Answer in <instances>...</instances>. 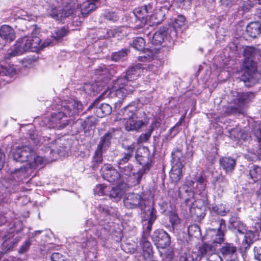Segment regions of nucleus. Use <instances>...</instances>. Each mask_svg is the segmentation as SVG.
Listing matches in <instances>:
<instances>
[{"label":"nucleus","instance_id":"nucleus-1","mask_svg":"<svg viewBox=\"0 0 261 261\" xmlns=\"http://www.w3.org/2000/svg\"><path fill=\"white\" fill-rule=\"evenodd\" d=\"M40 5L45 8L46 15L56 20L69 16L74 10L80 9L83 15L94 10L95 3L100 0H38Z\"/></svg>","mask_w":261,"mask_h":261},{"label":"nucleus","instance_id":"nucleus-2","mask_svg":"<svg viewBox=\"0 0 261 261\" xmlns=\"http://www.w3.org/2000/svg\"><path fill=\"white\" fill-rule=\"evenodd\" d=\"M115 208L112 206L103 204H99L97 207V213L95 216L97 224H93L90 219L86 221V226L90 228L86 229L87 240L85 245H82L83 247L92 249L97 245V238L103 241L108 239L111 229V223L109 222L110 218L115 215Z\"/></svg>","mask_w":261,"mask_h":261},{"label":"nucleus","instance_id":"nucleus-3","mask_svg":"<svg viewBox=\"0 0 261 261\" xmlns=\"http://www.w3.org/2000/svg\"><path fill=\"white\" fill-rule=\"evenodd\" d=\"M54 111L42 117L40 125L49 128L62 130L70 123L67 116H73L83 110V105L74 99L58 101L51 106Z\"/></svg>","mask_w":261,"mask_h":261},{"label":"nucleus","instance_id":"nucleus-4","mask_svg":"<svg viewBox=\"0 0 261 261\" xmlns=\"http://www.w3.org/2000/svg\"><path fill=\"white\" fill-rule=\"evenodd\" d=\"M143 70L140 64L132 66L127 70L124 76L116 80L112 87V91L115 92V95L123 99L132 93L138 86L136 80L142 73Z\"/></svg>","mask_w":261,"mask_h":261},{"label":"nucleus","instance_id":"nucleus-5","mask_svg":"<svg viewBox=\"0 0 261 261\" xmlns=\"http://www.w3.org/2000/svg\"><path fill=\"white\" fill-rule=\"evenodd\" d=\"M257 53L258 50L252 46H247L244 50V73L241 76V80L248 87L256 84L260 78V74L257 71L256 63L254 61Z\"/></svg>","mask_w":261,"mask_h":261},{"label":"nucleus","instance_id":"nucleus-6","mask_svg":"<svg viewBox=\"0 0 261 261\" xmlns=\"http://www.w3.org/2000/svg\"><path fill=\"white\" fill-rule=\"evenodd\" d=\"M229 228L236 234V242L240 245L239 249L245 251L256 239L255 232L248 230L245 224L236 216H231L229 220Z\"/></svg>","mask_w":261,"mask_h":261},{"label":"nucleus","instance_id":"nucleus-7","mask_svg":"<svg viewBox=\"0 0 261 261\" xmlns=\"http://www.w3.org/2000/svg\"><path fill=\"white\" fill-rule=\"evenodd\" d=\"M41 40L37 36H25L19 39L10 51L5 55L6 59L22 55L27 51L37 52L46 46L53 45V42L46 41L41 44Z\"/></svg>","mask_w":261,"mask_h":261},{"label":"nucleus","instance_id":"nucleus-8","mask_svg":"<svg viewBox=\"0 0 261 261\" xmlns=\"http://www.w3.org/2000/svg\"><path fill=\"white\" fill-rule=\"evenodd\" d=\"M137 105L135 101L132 102L122 110L123 118L126 120L125 128L127 131L138 130L146 125L143 120H137L136 115L138 109Z\"/></svg>","mask_w":261,"mask_h":261},{"label":"nucleus","instance_id":"nucleus-9","mask_svg":"<svg viewBox=\"0 0 261 261\" xmlns=\"http://www.w3.org/2000/svg\"><path fill=\"white\" fill-rule=\"evenodd\" d=\"M142 150L144 155L141 154L139 150H137L135 153L137 163L142 166L136 174V181L137 184H140L143 175L147 173L153 166V157L150 155L148 148L143 147Z\"/></svg>","mask_w":261,"mask_h":261},{"label":"nucleus","instance_id":"nucleus-10","mask_svg":"<svg viewBox=\"0 0 261 261\" xmlns=\"http://www.w3.org/2000/svg\"><path fill=\"white\" fill-rule=\"evenodd\" d=\"M254 97L253 93L251 92H244L238 96L234 100V105H230L225 108L224 115H230L237 113H244L246 105Z\"/></svg>","mask_w":261,"mask_h":261},{"label":"nucleus","instance_id":"nucleus-11","mask_svg":"<svg viewBox=\"0 0 261 261\" xmlns=\"http://www.w3.org/2000/svg\"><path fill=\"white\" fill-rule=\"evenodd\" d=\"M176 36V31L172 30L166 27L160 28L156 31L152 36V43L154 45H168V43H171L174 40Z\"/></svg>","mask_w":261,"mask_h":261},{"label":"nucleus","instance_id":"nucleus-12","mask_svg":"<svg viewBox=\"0 0 261 261\" xmlns=\"http://www.w3.org/2000/svg\"><path fill=\"white\" fill-rule=\"evenodd\" d=\"M108 68L106 65H100L94 71V73L96 76V83L92 84H86L84 88L87 93H91V92L97 91L98 89H95L96 86L98 83H100L98 85L103 87L105 85L108 83L109 77H108Z\"/></svg>","mask_w":261,"mask_h":261},{"label":"nucleus","instance_id":"nucleus-13","mask_svg":"<svg viewBox=\"0 0 261 261\" xmlns=\"http://www.w3.org/2000/svg\"><path fill=\"white\" fill-rule=\"evenodd\" d=\"M195 181L186 178L184 184L178 190V197L186 205H190L194 201L195 189Z\"/></svg>","mask_w":261,"mask_h":261},{"label":"nucleus","instance_id":"nucleus-14","mask_svg":"<svg viewBox=\"0 0 261 261\" xmlns=\"http://www.w3.org/2000/svg\"><path fill=\"white\" fill-rule=\"evenodd\" d=\"M124 206L128 209L139 208L144 209L146 207L145 201L141 195L135 193H129L123 197Z\"/></svg>","mask_w":261,"mask_h":261},{"label":"nucleus","instance_id":"nucleus-15","mask_svg":"<svg viewBox=\"0 0 261 261\" xmlns=\"http://www.w3.org/2000/svg\"><path fill=\"white\" fill-rule=\"evenodd\" d=\"M152 6L150 4L136 8L133 12L136 28H140L146 23L147 14L152 12Z\"/></svg>","mask_w":261,"mask_h":261},{"label":"nucleus","instance_id":"nucleus-16","mask_svg":"<svg viewBox=\"0 0 261 261\" xmlns=\"http://www.w3.org/2000/svg\"><path fill=\"white\" fill-rule=\"evenodd\" d=\"M34 155V148L28 145L17 147L12 152L14 160L21 163L29 162Z\"/></svg>","mask_w":261,"mask_h":261},{"label":"nucleus","instance_id":"nucleus-17","mask_svg":"<svg viewBox=\"0 0 261 261\" xmlns=\"http://www.w3.org/2000/svg\"><path fill=\"white\" fill-rule=\"evenodd\" d=\"M217 223L219 225L218 228L210 229L207 232L206 237H211V241L213 243L220 244L224 241L226 224L225 220L222 219H219Z\"/></svg>","mask_w":261,"mask_h":261},{"label":"nucleus","instance_id":"nucleus-18","mask_svg":"<svg viewBox=\"0 0 261 261\" xmlns=\"http://www.w3.org/2000/svg\"><path fill=\"white\" fill-rule=\"evenodd\" d=\"M219 250L221 256L224 261H239L237 249L233 244L224 243Z\"/></svg>","mask_w":261,"mask_h":261},{"label":"nucleus","instance_id":"nucleus-19","mask_svg":"<svg viewBox=\"0 0 261 261\" xmlns=\"http://www.w3.org/2000/svg\"><path fill=\"white\" fill-rule=\"evenodd\" d=\"M157 211L152 206L144 212L143 228L146 235H149L152 226L157 218Z\"/></svg>","mask_w":261,"mask_h":261},{"label":"nucleus","instance_id":"nucleus-20","mask_svg":"<svg viewBox=\"0 0 261 261\" xmlns=\"http://www.w3.org/2000/svg\"><path fill=\"white\" fill-rule=\"evenodd\" d=\"M100 170L103 178L109 182L117 183L120 179V173L111 164H105Z\"/></svg>","mask_w":261,"mask_h":261},{"label":"nucleus","instance_id":"nucleus-21","mask_svg":"<svg viewBox=\"0 0 261 261\" xmlns=\"http://www.w3.org/2000/svg\"><path fill=\"white\" fill-rule=\"evenodd\" d=\"M151 238L158 247L163 249L168 246L170 244V238L169 234L163 229L155 230Z\"/></svg>","mask_w":261,"mask_h":261},{"label":"nucleus","instance_id":"nucleus-22","mask_svg":"<svg viewBox=\"0 0 261 261\" xmlns=\"http://www.w3.org/2000/svg\"><path fill=\"white\" fill-rule=\"evenodd\" d=\"M99 100L97 99L88 107L89 110L94 109V113L100 118L110 115L112 113L111 107L107 103L98 105Z\"/></svg>","mask_w":261,"mask_h":261},{"label":"nucleus","instance_id":"nucleus-23","mask_svg":"<svg viewBox=\"0 0 261 261\" xmlns=\"http://www.w3.org/2000/svg\"><path fill=\"white\" fill-rule=\"evenodd\" d=\"M149 236L146 235L143 230V235L139 241L140 245L143 250V256L145 259H151L153 256V247L147 238Z\"/></svg>","mask_w":261,"mask_h":261},{"label":"nucleus","instance_id":"nucleus-24","mask_svg":"<svg viewBox=\"0 0 261 261\" xmlns=\"http://www.w3.org/2000/svg\"><path fill=\"white\" fill-rule=\"evenodd\" d=\"M0 37L5 43H10L16 38V34L12 28L6 24L2 25L0 28Z\"/></svg>","mask_w":261,"mask_h":261},{"label":"nucleus","instance_id":"nucleus-25","mask_svg":"<svg viewBox=\"0 0 261 261\" xmlns=\"http://www.w3.org/2000/svg\"><path fill=\"white\" fill-rule=\"evenodd\" d=\"M30 170L27 165H23L19 168H17L11 171L12 178L19 182L23 179L27 178L30 175Z\"/></svg>","mask_w":261,"mask_h":261},{"label":"nucleus","instance_id":"nucleus-26","mask_svg":"<svg viewBox=\"0 0 261 261\" xmlns=\"http://www.w3.org/2000/svg\"><path fill=\"white\" fill-rule=\"evenodd\" d=\"M219 164L226 173H231L236 167V161L230 156L221 157L219 159Z\"/></svg>","mask_w":261,"mask_h":261},{"label":"nucleus","instance_id":"nucleus-27","mask_svg":"<svg viewBox=\"0 0 261 261\" xmlns=\"http://www.w3.org/2000/svg\"><path fill=\"white\" fill-rule=\"evenodd\" d=\"M213 251L212 247L206 243H204L198 248L197 252H193L194 256L195 257L196 261H199L202 257L206 258Z\"/></svg>","mask_w":261,"mask_h":261},{"label":"nucleus","instance_id":"nucleus-28","mask_svg":"<svg viewBox=\"0 0 261 261\" xmlns=\"http://www.w3.org/2000/svg\"><path fill=\"white\" fill-rule=\"evenodd\" d=\"M246 32L249 37L255 38L261 33V24L258 21L251 22L247 25Z\"/></svg>","mask_w":261,"mask_h":261},{"label":"nucleus","instance_id":"nucleus-29","mask_svg":"<svg viewBox=\"0 0 261 261\" xmlns=\"http://www.w3.org/2000/svg\"><path fill=\"white\" fill-rule=\"evenodd\" d=\"M114 136V133L108 132L102 136L97 145V148L106 151L111 144V140Z\"/></svg>","mask_w":261,"mask_h":261},{"label":"nucleus","instance_id":"nucleus-30","mask_svg":"<svg viewBox=\"0 0 261 261\" xmlns=\"http://www.w3.org/2000/svg\"><path fill=\"white\" fill-rule=\"evenodd\" d=\"M94 123L90 118L86 119H79L73 123V126H79L76 130V132H81L83 130H89L93 126Z\"/></svg>","mask_w":261,"mask_h":261},{"label":"nucleus","instance_id":"nucleus-31","mask_svg":"<svg viewBox=\"0 0 261 261\" xmlns=\"http://www.w3.org/2000/svg\"><path fill=\"white\" fill-rule=\"evenodd\" d=\"M182 164L173 166L170 172V177L173 182H177L180 179L182 176Z\"/></svg>","mask_w":261,"mask_h":261},{"label":"nucleus","instance_id":"nucleus-32","mask_svg":"<svg viewBox=\"0 0 261 261\" xmlns=\"http://www.w3.org/2000/svg\"><path fill=\"white\" fill-rule=\"evenodd\" d=\"M129 52L127 48H122L118 51L113 52L111 56V60L114 62L124 61L126 59Z\"/></svg>","mask_w":261,"mask_h":261},{"label":"nucleus","instance_id":"nucleus-33","mask_svg":"<svg viewBox=\"0 0 261 261\" xmlns=\"http://www.w3.org/2000/svg\"><path fill=\"white\" fill-rule=\"evenodd\" d=\"M28 162L29 169H35L43 165L44 160L42 156L36 155V152L34 150V155L32 156V160L29 161Z\"/></svg>","mask_w":261,"mask_h":261},{"label":"nucleus","instance_id":"nucleus-34","mask_svg":"<svg viewBox=\"0 0 261 261\" xmlns=\"http://www.w3.org/2000/svg\"><path fill=\"white\" fill-rule=\"evenodd\" d=\"M188 232L189 235L191 237H194L198 239H200L203 241L204 237L201 235V229L199 226L197 224H192L190 225L188 228Z\"/></svg>","mask_w":261,"mask_h":261},{"label":"nucleus","instance_id":"nucleus-35","mask_svg":"<svg viewBox=\"0 0 261 261\" xmlns=\"http://www.w3.org/2000/svg\"><path fill=\"white\" fill-rule=\"evenodd\" d=\"M194 202H196L194 199V201L192 203L188 205L190 207V211L192 214H194V215L197 217L199 218H203L205 214V206H201L200 207H198L197 206H195V204H194Z\"/></svg>","mask_w":261,"mask_h":261},{"label":"nucleus","instance_id":"nucleus-36","mask_svg":"<svg viewBox=\"0 0 261 261\" xmlns=\"http://www.w3.org/2000/svg\"><path fill=\"white\" fill-rule=\"evenodd\" d=\"M119 170V173L121 176H125L130 177L132 175H135L134 170V166L132 164H128L125 165H122L117 167Z\"/></svg>","mask_w":261,"mask_h":261},{"label":"nucleus","instance_id":"nucleus-37","mask_svg":"<svg viewBox=\"0 0 261 261\" xmlns=\"http://www.w3.org/2000/svg\"><path fill=\"white\" fill-rule=\"evenodd\" d=\"M142 51V55L139 56L138 58L139 61L143 62H151L154 59L155 56L154 51L148 48H144Z\"/></svg>","mask_w":261,"mask_h":261},{"label":"nucleus","instance_id":"nucleus-38","mask_svg":"<svg viewBox=\"0 0 261 261\" xmlns=\"http://www.w3.org/2000/svg\"><path fill=\"white\" fill-rule=\"evenodd\" d=\"M196 182L195 189L199 192V194L205 195V188L206 186V180L202 175L199 176L195 181Z\"/></svg>","mask_w":261,"mask_h":261},{"label":"nucleus","instance_id":"nucleus-39","mask_svg":"<svg viewBox=\"0 0 261 261\" xmlns=\"http://www.w3.org/2000/svg\"><path fill=\"white\" fill-rule=\"evenodd\" d=\"M105 151L98 148H96L94 152L92 159V168L95 169L97 166L102 163L103 160V153Z\"/></svg>","mask_w":261,"mask_h":261},{"label":"nucleus","instance_id":"nucleus-40","mask_svg":"<svg viewBox=\"0 0 261 261\" xmlns=\"http://www.w3.org/2000/svg\"><path fill=\"white\" fill-rule=\"evenodd\" d=\"M67 30L65 27L57 28L51 33V37L56 41H59L63 39L67 33Z\"/></svg>","mask_w":261,"mask_h":261},{"label":"nucleus","instance_id":"nucleus-41","mask_svg":"<svg viewBox=\"0 0 261 261\" xmlns=\"http://www.w3.org/2000/svg\"><path fill=\"white\" fill-rule=\"evenodd\" d=\"M172 163L174 165L182 164L184 161L183 154L181 150L177 148L175 149L171 153Z\"/></svg>","mask_w":261,"mask_h":261},{"label":"nucleus","instance_id":"nucleus-42","mask_svg":"<svg viewBox=\"0 0 261 261\" xmlns=\"http://www.w3.org/2000/svg\"><path fill=\"white\" fill-rule=\"evenodd\" d=\"M249 175L254 181H256L261 178V168L253 165L249 170Z\"/></svg>","mask_w":261,"mask_h":261},{"label":"nucleus","instance_id":"nucleus-43","mask_svg":"<svg viewBox=\"0 0 261 261\" xmlns=\"http://www.w3.org/2000/svg\"><path fill=\"white\" fill-rule=\"evenodd\" d=\"M159 252L162 261H171L174 256L173 250L171 248L164 249L163 251H159Z\"/></svg>","mask_w":261,"mask_h":261},{"label":"nucleus","instance_id":"nucleus-44","mask_svg":"<svg viewBox=\"0 0 261 261\" xmlns=\"http://www.w3.org/2000/svg\"><path fill=\"white\" fill-rule=\"evenodd\" d=\"M109 192V196L110 198L115 201L120 199L123 193L122 190L118 187H113Z\"/></svg>","mask_w":261,"mask_h":261},{"label":"nucleus","instance_id":"nucleus-45","mask_svg":"<svg viewBox=\"0 0 261 261\" xmlns=\"http://www.w3.org/2000/svg\"><path fill=\"white\" fill-rule=\"evenodd\" d=\"M154 130V126L152 124L145 133L142 134L137 139V143L139 144L147 142L150 138L151 135Z\"/></svg>","mask_w":261,"mask_h":261},{"label":"nucleus","instance_id":"nucleus-46","mask_svg":"<svg viewBox=\"0 0 261 261\" xmlns=\"http://www.w3.org/2000/svg\"><path fill=\"white\" fill-rule=\"evenodd\" d=\"M211 211L218 215L225 216L228 212L226 205L223 204L215 205L212 207Z\"/></svg>","mask_w":261,"mask_h":261},{"label":"nucleus","instance_id":"nucleus-47","mask_svg":"<svg viewBox=\"0 0 261 261\" xmlns=\"http://www.w3.org/2000/svg\"><path fill=\"white\" fill-rule=\"evenodd\" d=\"M145 42L142 37H136L134 39L132 46L136 50L142 51L145 48Z\"/></svg>","mask_w":261,"mask_h":261},{"label":"nucleus","instance_id":"nucleus-48","mask_svg":"<svg viewBox=\"0 0 261 261\" xmlns=\"http://www.w3.org/2000/svg\"><path fill=\"white\" fill-rule=\"evenodd\" d=\"M110 188L103 184H98L96 186L93 190L95 195L98 196H103L107 194L109 191Z\"/></svg>","mask_w":261,"mask_h":261},{"label":"nucleus","instance_id":"nucleus-49","mask_svg":"<svg viewBox=\"0 0 261 261\" xmlns=\"http://www.w3.org/2000/svg\"><path fill=\"white\" fill-rule=\"evenodd\" d=\"M104 18L108 21L115 22L119 19L118 13L113 10H106L103 15Z\"/></svg>","mask_w":261,"mask_h":261},{"label":"nucleus","instance_id":"nucleus-50","mask_svg":"<svg viewBox=\"0 0 261 261\" xmlns=\"http://www.w3.org/2000/svg\"><path fill=\"white\" fill-rule=\"evenodd\" d=\"M127 29V27L120 26L111 30V32L113 37L123 36L126 35Z\"/></svg>","mask_w":261,"mask_h":261},{"label":"nucleus","instance_id":"nucleus-51","mask_svg":"<svg viewBox=\"0 0 261 261\" xmlns=\"http://www.w3.org/2000/svg\"><path fill=\"white\" fill-rule=\"evenodd\" d=\"M230 137L236 140L245 139L243 132L239 128H233L229 131Z\"/></svg>","mask_w":261,"mask_h":261},{"label":"nucleus","instance_id":"nucleus-52","mask_svg":"<svg viewBox=\"0 0 261 261\" xmlns=\"http://www.w3.org/2000/svg\"><path fill=\"white\" fill-rule=\"evenodd\" d=\"M185 21V17L183 15H178L177 17L174 19V21L172 23L173 27L169 29L176 31L177 28H179L184 24Z\"/></svg>","mask_w":261,"mask_h":261},{"label":"nucleus","instance_id":"nucleus-53","mask_svg":"<svg viewBox=\"0 0 261 261\" xmlns=\"http://www.w3.org/2000/svg\"><path fill=\"white\" fill-rule=\"evenodd\" d=\"M132 157L130 153H122L121 157L117 161V167L130 164L129 161Z\"/></svg>","mask_w":261,"mask_h":261},{"label":"nucleus","instance_id":"nucleus-54","mask_svg":"<svg viewBox=\"0 0 261 261\" xmlns=\"http://www.w3.org/2000/svg\"><path fill=\"white\" fill-rule=\"evenodd\" d=\"M15 12V18H20L28 21L33 19L32 15H29L27 12L22 10H17Z\"/></svg>","mask_w":261,"mask_h":261},{"label":"nucleus","instance_id":"nucleus-55","mask_svg":"<svg viewBox=\"0 0 261 261\" xmlns=\"http://www.w3.org/2000/svg\"><path fill=\"white\" fill-rule=\"evenodd\" d=\"M169 221L173 229L177 228L180 222L178 216L175 213H171L170 215Z\"/></svg>","mask_w":261,"mask_h":261},{"label":"nucleus","instance_id":"nucleus-56","mask_svg":"<svg viewBox=\"0 0 261 261\" xmlns=\"http://www.w3.org/2000/svg\"><path fill=\"white\" fill-rule=\"evenodd\" d=\"M179 129L177 126L175 125L169 129L167 134L165 136V139L167 141H169L173 138L178 133Z\"/></svg>","mask_w":261,"mask_h":261},{"label":"nucleus","instance_id":"nucleus-57","mask_svg":"<svg viewBox=\"0 0 261 261\" xmlns=\"http://www.w3.org/2000/svg\"><path fill=\"white\" fill-rule=\"evenodd\" d=\"M31 245V242L30 239L24 241L23 244L20 246L19 252L20 253H23L27 252Z\"/></svg>","mask_w":261,"mask_h":261},{"label":"nucleus","instance_id":"nucleus-58","mask_svg":"<svg viewBox=\"0 0 261 261\" xmlns=\"http://www.w3.org/2000/svg\"><path fill=\"white\" fill-rule=\"evenodd\" d=\"M51 261H66L65 257L59 252H54L51 254Z\"/></svg>","mask_w":261,"mask_h":261},{"label":"nucleus","instance_id":"nucleus-59","mask_svg":"<svg viewBox=\"0 0 261 261\" xmlns=\"http://www.w3.org/2000/svg\"><path fill=\"white\" fill-rule=\"evenodd\" d=\"M254 256L255 259L261 261V246H257L254 248Z\"/></svg>","mask_w":261,"mask_h":261},{"label":"nucleus","instance_id":"nucleus-60","mask_svg":"<svg viewBox=\"0 0 261 261\" xmlns=\"http://www.w3.org/2000/svg\"><path fill=\"white\" fill-rule=\"evenodd\" d=\"M220 2L222 6L229 8L235 4V0H220Z\"/></svg>","mask_w":261,"mask_h":261},{"label":"nucleus","instance_id":"nucleus-61","mask_svg":"<svg viewBox=\"0 0 261 261\" xmlns=\"http://www.w3.org/2000/svg\"><path fill=\"white\" fill-rule=\"evenodd\" d=\"M221 257L220 255L213 251L212 253H211L206 259L207 261H219V258Z\"/></svg>","mask_w":261,"mask_h":261},{"label":"nucleus","instance_id":"nucleus-62","mask_svg":"<svg viewBox=\"0 0 261 261\" xmlns=\"http://www.w3.org/2000/svg\"><path fill=\"white\" fill-rule=\"evenodd\" d=\"M123 148L127 151V152H123V153H130L133 156V153L135 150V145L132 144L130 145H126L123 147Z\"/></svg>","mask_w":261,"mask_h":261},{"label":"nucleus","instance_id":"nucleus-63","mask_svg":"<svg viewBox=\"0 0 261 261\" xmlns=\"http://www.w3.org/2000/svg\"><path fill=\"white\" fill-rule=\"evenodd\" d=\"M7 74H9L10 76H13L16 73V69L13 65H9V67L6 68Z\"/></svg>","mask_w":261,"mask_h":261},{"label":"nucleus","instance_id":"nucleus-64","mask_svg":"<svg viewBox=\"0 0 261 261\" xmlns=\"http://www.w3.org/2000/svg\"><path fill=\"white\" fill-rule=\"evenodd\" d=\"M254 227L255 229V231H254V232H255L256 235L259 231L261 232V220H259L258 221L256 222L254 224Z\"/></svg>","mask_w":261,"mask_h":261}]
</instances>
